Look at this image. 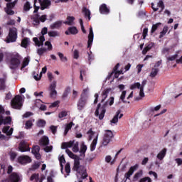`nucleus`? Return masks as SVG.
Returning <instances> with one entry per match:
<instances>
[{"instance_id":"1","label":"nucleus","mask_w":182,"mask_h":182,"mask_svg":"<svg viewBox=\"0 0 182 182\" xmlns=\"http://www.w3.org/2000/svg\"><path fill=\"white\" fill-rule=\"evenodd\" d=\"M87 93H89V88H85L82 90L80 97L77 102V107L79 112H82L87 105Z\"/></svg>"},{"instance_id":"2","label":"nucleus","mask_w":182,"mask_h":182,"mask_svg":"<svg viewBox=\"0 0 182 182\" xmlns=\"http://www.w3.org/2000/svg\"><path fill=\"white\" fill-rule=\"evenodd\" d=\"M74 171H77L79 174H81V178L85 180L87 177V172H86V168L84 166L80 165L79 159H75L74 162V166L73 168Z\"/></svg>"},{"instance_id":"3","label":"nucleus","mask_w":182,"mask_h":182,"mask_svg":"<svg viewBox=\"0 0 182 182\" xmlns=\"http://www.w3.org/2000/svg\"><path fill=\"white\" fill-rule=\"evenodd\" d=\"M109 105V101H107L102 106L99 103L97 106L95 114L97 117H99L100 120H103L105 114H106V107Z\"/></svg>"},{"instance_id":"4","label":"nucleus","mask_w":182,"mask_h":182,"mask_svg":"<svg viewBox=\"0 0 182 182\" xmlns=\"http://www.w3.org/2000/svg\"><path fill=\"white\" fill-rule=\"evenodd\" d=\"M38 2L40 4V6H38L36 4H38V0H34V11L33 14H36L38 11H39V9L42 11L43 9H46L50 6V1L49 0H38Z\"/></svg>"},{"instance_id":"5","label":"nucleus","mask_w":182,"mask_h":182,"mask_svg":"<svg viewBox=\"0 0 182 182\" xmlns=\"http://www.w3.org/2000/svg\"><path fill=\"white\" fill-rule=\"evenodd\" d=\"M21 59H22V58L21 55H19V54L13 55L11 58L9 68L11 69V70H16V69L19 68L21 65Z\"/></svg>"},{"instance_id":"6","label":"nucleus","mask_w":182,"mask_h":182,"mask_svg":"<svg viewBox=\"0 0 182 182\" xmlns=\"http://www.w3.org/2000/svg\"><path fill=\"white\" fill-rule=\"evenodd\" d=\"M18 39V29L16 28H9V35L6 36V43H14Z\"/></svg>"},{"instance_id":"7","label":"nucleus","mask_w":182,"mask_h":182,"mask_svg":"<svg viewBox=\"0 0 182 182\" xmlns=\"http://www.w3.org/2000/svg\"><path fill=\"white\" fill-rule=\"evenodd\" d=\"M11 107L13 109L21 110L22 107V97L21 95H16L11 100Z\"/></svg>"},{"instance_id":"8","label":"nucleus","mask_w":182,"mask_h":182,"mask_svg":"<svg viewBox=\"0 0 182 182\" xmlns=\"http://www.w3.org/2000/svg\"><path fill=\"white\" fill-rule=\"evenodd\" d=\"M112 138L113 132L110 130H106L102 140V146H107V144L112 141Z\"/></svg>"},{"instance_id":"9","label":"nucleus","mask_w":182,"mask_h":182,"mask_svg":"<svg viewBox=\"0 0 182 182\" xmlns=\"http://www.w3.org/2000/svg\"><path fill=\"white\" fill-rule=\"evenodd\" d=\"M29 143L25 140H22L18 144V150L21 153H25L26 151H31V147L29 146Z\"/></svg>"},{"instance_id":"10","label":"nucleus","mask_w":182,"mask_h":182,"mask_svg":"<svg viewBox=\"0 0 182 182\" xmlns=\"http://www.w3.org/2000/svg\"><path fill=\"white\" fill-rule=\"evenodd\" d=\"M41 147L38 145H33L31 149V153L36 157V160H41L42 155H41Z\"/></svg>"},{"instance_id":"11","label":"nucleus","mask_w":182,"mask_h":182,"mask_svg":"<svg viewBox=\"0 0 182 182\" xmlns=\"http://www.w3.org/2000/svg\"><path fill=\"white\" fill-rule=\"evenodd\" d=\"M50 97L55 99L58 96V92L56 91V81H53L50 85Z\"/></svg>"},{"instance_id":"12","label":"nucleus","mask_w":182,"mask_h":182,"mask_svg":"<svg viewBox=\"0 0 182 182\" xmlns=\"http://www.w3.org/2000/svg\"><path fill=\"white\" fill-rule=\"evenodd\" d=\"M18 161L20 164H28L32 163V159L28 155H23L18 156Z\"/></svg>"},{"instance_id":"13","label":"nucleus","mask_w":182,"mask_h":182,"mask_svg":"<svg viewBox=\"0 0 182 182\" xmlns=\"http://www.w3.org/2000/svg\"><path fill=\"white\" fill-rule=\"evenodd\" d=\"M137 168H139V164H135L134 166H131L127 173H126L124 175L126 179L130 180V177L133 176V173H134V171H136V170H137Z\"/></svg>"},{"instance_id":"14","label":"nucleus","mask_w":182,"mask_h":182,"mask_svg":"<svg viewBox=\"0 0 182 182\" xmlns=\"http://www.w3.org/2000/svg\"><path fill=\"white\" fill-rule=\"evenodd\" d=\"M21 176L16 172H13L9 176V180L11 182H21Z\"/></svg>"},{"instance_id":"15","label":"nucleus","mask_w":182,"mask_h":182,"mask_svg":"<svg viewBox=\"0 0 182 182\" xmlns=\"http://www.w3.org/2000/svg\"><path fill=\"white\" fill-rule=\"evenodd\" d=\"M93 38H94V34H93V28L92 26L90 27V33L88 35V41H87V48H91L92 45H93Z\"/></svg>"},{"instance_id":"16","label":"nucleus","mask_w":182,"mask_h":182,"mask_svg":"<svg viewBox=\"0 0 182 182\" xmlns=\"http://www.w3.org/2000/svg\"><path fill=\"white\" fill-rule=\"evenodd\" d=\"M79 33V30L75 26L69 27L67 31H65V35H77Z\"/></svg>"},{"instance_id":"17","label":"nucleus","mask_w":182,"mask_h":182,"mask_svg":"<svg viewBox=\"0 0 182 182\" xmlns=\"http://www.w3.org/2000/svg\"><path fill=\"white\" fill-rule=\"evenodd\" d=\"M100 12L102 15H109L110 14V9L107 8V5L103 4L100 6Z\"/></svg>"},{"instance_id":"18","label":"nucleus","mask_w":182,"mask_h":182,"mask_svg":"<svg viewBox=\"0 0 182 182\" xmlns=\"http://www.w3.org/2000/svg\"><path fill=\"white\" fill-rule=\"evenodd\" d=\"M122 111L119 109L116 114L114 116L113 119L111 120V123H113L114 124H116L117 122H119V119H122L123 117V114H121Z\"/></svg>"},{"instance_id":"19","label":"nucleus","mask_w":182,"mask_h":182,"mask_svg":"<svg viewBox=\"0 0 182 182\" xmlns=\"http://www.w3.org/2000/svg\"><path fill=\"white\" fill-rule=\"evenodd\" d=\"M46 15H43L40 16L39 14H36L33 16V19L34 22H37L39 23V22H45L46 21Z\"/></svg>"},{"instance_id":"20","label":"nucleus","mask_w":182,"mask_h":182,"mask_svg":"<svg viewBox=\"0 0 182 182\" xmlns=\"http://www.w3.org/2000/svg\"><path fill=\"white\" fill-rule=\"evenodd\" d=\"M73 144H75V141H70L68 142H63L61 144V149L63 150L68 149V148L73 147Z\"/></svg>"},{"instance_id":"21","label":"nucleus","mask_w":182,"mask_h":182,"mask_svg":"<svg viewBox=\"0 0 182 182\" xmlns=\"http://www.w3.org/2000/svg\"><path fill=\"white\" fill-rule=\"evenodd\" d=\"M2 132L6 134V136H12V133H14V128H11L10 126L4 127Z\"/></svg>"},{"instance_id":"22","label":"nucleus","mask_w":182,"mask_h":182,"mask_svg":"<svg viewBox=\"0 0 182 182\" xmlns=\"http://www.w3.org/2000/svg\"><path fill=\"white\" fill-rule=\"evenodd\" d=\"M167 153V149L164 148L157 154L158 160H163L164 157H166V154Z\"/></svg>"},{"instance_id":"23","label":"nucleus","mask_w":182,"mask_h":182,"mask_svg":"<svg viewBox=\"0 0 182 182\" xmlns=\"http://www.w3.org/2000/svg\"><path fill=\"white\" fill-rule=\"evenodd\" d=\"M41 146H48L49 144V138L46 136H43L39 141Z\"/></svg>"},{"instance_id":"24","label":"nucleus","mask_w":182,"mask_h":182,"mask_svg":"<svg viewBox=\"0 0 182 182\" xmlns=\"http://www.w3.org/2000/svg\"><path fill=\"white\" fill-rule=\"evenodd\" d=\"M110 90H112V89L107 88L106 90H105L102 92V99L101 100V103H103V102H105V100H106V99H107V96H108L109 92H110Z\"/></svg>"},{"instance_id":"25","label":"nucleus","mask_w":182,"mask_h":182,"mask_svg":"<svg viewBox=\"0 0 182 182\" xmlns=\"http://www.w3.org/2000/svg\"><path fill=\"white\" fill-rule=\"evenodd\" d=\"M82 13L87 21H90V10L87 9L86 7L82 8Z\"/></svg>"},{"instance_id":"26","label":"nucleus","mask_w":182,"mask_h":182,"mask_svg":"<svg viewBox=\"0 0 182 182\" xmlns=\"http://www.w3.org/2000/svg\"><path fill=\"white\" fill-rule=\"evenodd\" d=\"M154 46V43H149L142 50V55H146L151 48Z\"/></svg>"},{"instance_id":"27","label":"nucleus","mask_w":182,"mask_h":182,"mask_svg":"<svg viewBox=\"0 0 182 182\" xmlns=\"http://www.w3.org/2000/svg\"><path fill=\"white\" fill-rule=\"evenodd\" d=\"M2 123L4 125L11 124V123H12V117H4V116H2Z\"/></svg>"},{"instance_id":"28","label":"nucleus","mask_w":182,"mask_h":182,"mask_svg":"<svg viewBox=\"0 0 182 182\" xmlns=\"http://www.w3.org/2000/svg\"><path fill=\"white\" fill-rule=\"evenodd\" d=\"M72 126H75V124L72 122L65 125V131H64V136H66L68 134V133H69V130H70V129H72Z\"/></svg>"},{"instance_id":"29","label":"nucleus","mask_w":182,"mask_h":182,"mask_svg":"<svg viewBox=\"0 0 182 182\" xmlns=\"http://www.w3.org/2000/svg\"><path fill=\"white\" fill-rule=\"evenodd\" d=\"M86 150H87V146L85 144V142H82L80 145V153L85 156V154H86Z\"/></svg>"},{"instance_id":"30","label":"nucleus","mask_w":182,"mask_h":182,"mask_svg":"<svg viewBox=\"0 0 182 182\" xmlns=\"http://www.w3.org/2000/svg\"><path fill=\"white\" fill-rule=\"evenodd\" d=\"M6 80L5 78L0 79V90H5L6 89Z\"/></svg>"},{"instance_id":"31","label":"nucleus","mask_w":182,"mask_h":182,"mask_svg":"<svg viewBox=\"0 0 182 182\" xmlns=\"http://www.w3.org/2000/svg\"><path fill=\"white\" fill-rule=\"evenodd\" d=\"M33 122H35V119H28L26 122L25 126L27 130L32 129V126H33Z\"/></svg>"},{"instance_id":"32","label":"nucleus","mask_w":182,"mask_h":182,"mask_svg":"<svg viewBox=\"0 0 182 182\" xmlns=\"http://www.w3.org/2000/svg\"><path fill=\"white\" fill-rule=\"evenodd\" d=\"M32 8V6H31V2L26 1L23 5V11L24 12H28V11H31Z\"/></svg>"},{"instance_id":"33","label":"nucleus","mask_w":182,"mask_h":182,"mask_svg":"<svg viewBox=\"0 0 182 182\" xmlns=\"http://www.w3.org/2000/svg\"><path fill=\"white\" fill-rule=\"evenodd\" d=\"M159 72H160L159 68H152L149 75L150 77H156V75H159Z\"/></svg>"},{"instance_id":"34","label":"nucleus","mask_w":182,"mask_h":182,"mask_svg":"<svg viewBox=\"0 0 182 182\" xmlns=\"http://www.w3.org/2000/svg\"><path fill=\"white\" fill-rule=\"evenodd\" d=\"M96 144H97V136L93 139L90 145L91 151H95V150H96Z\"/></svg>"},{"instance_id":"35","label":"nucleus","mask_w":182,"mask_h":182,"mask_svg":"<svg viewBox=\"0 0 182 182\" xmlns=\"http://www.w3.org/2000/svg\"><path fill=\"white\" fill-rule=\"evenodd\" d=\"M69 93H70V87H67L63 93L62 99H66L69 96Z\"/></svg>"},{"instance_id":"36","label":"nucleus","mask_w":182,"mask_h":182,"mask_svg":"<svg viewBox=\"0 0 182 182\" xmlns=\"http://www.w3.org/2000/svg\"><path fill=\"white\" fill-rule=\"evenodd\" d=\"M167 32H168V27L164 26L163 28V31L160 32L159 39H161V38H164L166 36V33H167Z\"/></svg>"},{"instance_id":"37","label":"nucleus","mask_w":182,"mask_h":182,"mask_svg":"<svg viewBox=\"0 0 182 182\" xmlns=\"http://www.w3.org/2000/svg\"><path fill=\"white\" fill-rule=\"evenodd\" d=\"M65 153H67V154L69 156V157H70V159H74L75 160H77L76 159L77 156L75 155V154H73V152H72V151H70L69 149H67L65 150Z\"/></svg>"},{"instance_id":"38","label":"nucleus","mask_w":182,"mask_h":182,"mask_svg":"<svg viewBox=\"0 0 182 182\" xmlns=\"http://www.w3.org/2000/svg\"><path fill=\"white\" fill-rule=\"evenodd\" d=\"M60 161V166L61 168V173H63V164L66 163V159H65V156H61L59 159Z\"/></svg>"},{"instance_id":"39","label":"nucleus","mask_w":182,"mask_h":182,"mask_svg":"<svg viewBox=\"0 0 182 182\" xmlns=\"http://www.w3.org/2000/svg\"><path fill=\"white\" fill-rule=\"evenodd\" d=\"M29 43V38H25L21 41V46L22 48H28V45Z\"/></svg>"},{"instance_id":"40","label":"nucleus","mask_w":182,"mask_h":182,"mask_svg":"<svg viewBox=\"0 0 182 182\" xmlns=\"http://www.w3.org/2000/svg\"><path fill=\"white\" fill-rule=\"evenodd\" d=\"M38 127H45L46 126V121L44 119H39L37 122Z\"/></svg>"},{"instance_id":"41","label":"nucleus","mask_w":182,"mask_h":182,"mask_svg":"<svg viewBox=\"0 0 182 182\" xmlns=\"http://www.w3.org/2000/svg\"><path fill=\"white\" fill-rule=\"evenodd\" d=\"M28 65H29V58H26L23 60V63H22V65H21V70L25 69V68H26V66H28Z\"/></svg>"},{"instance_id":"42","label":"nucleus","mask_w":182,"mask_h":182,"mask_svg":"<svg viewBox=\"0 0 182 182\" xmlns=\"http://www.w3.org/2000/svg\"><path fill=\"white\" fill-rule=\"evenodd\" d=\"M73 153H77L79 151V142L77 141L73 145Z\"/></svg>"},{"instance_id":"43","label":"nucleus","mask_w":182,"mask_h":182,"mask_svg":"<svg viewBox=\"0 0 182 182\" xmlns=\"http://www.w3.org/2000/svg\"><path fill=\"white\" fill-rule=\"evenodd\" d=\"M143 176V171H139V172H136L134 176V180H139L140 177Z\"/></svg>"},{"instance_id":"44","label":"nucleus","mask_w":182,"mask_h":182,"mask_svg":"<svg viewBox=\"0 0 182 182\" xmlns=\"http://www.w3.org/2000/svg\"><path fill=\"white\" fill-rule=\"evenodd\" d=\"M126 98V91H122V95L120 96V99L123 103H130V101H126L124 99Z\"/></svg>"},{"instance_id":"45","label":"nucleus","mask_w":182,"mask_h":182,"mask_svg":"<svg viewBox=\"0 0 182 182\" xmlns=\"http://www.w3.org/2000/svg\"><path fill=\"white\" fill-rule=\"evenodd\" d=\"M58 55L61 60V62H68V58L65 57L63 53H58Z\"/></svg>"},{"instance_id":"46","label":"nucleus","mask_w":182,"mask_h":182,"mask_svg":"<svg viewBox=\"0 0 182 182\" xmlns=\"http://www.w3.org/2000/svg\"><path fill=\"white\" fill-rule=\"evenodd\" d=\"M48 36L50 38H55V36H59V33L58 31H49Z\"/></svg>"},{"instance_id":"47","label":"nucleus","mask_w":182,"mask_h":182,"mask_svg":"<svg viewBox=\"0 0 182 182\" xmlns=\"http://www.w3.org/2000/svg\"><path fill=\"white\" fill-rule=\"evenodd\" d=\"M130 89L131 90H134V89H140V82H135L132 84Z\"/></svg>"},{"instance_id":"48","label":"nucleus","mask_w":182,"mask_h":182,"mask_svg":"<svg viewBox=\"0 0 182 182\" xmlns=\"http://www.w3.org/2000/svg\"><path fill=\"white\" fill-rule=\"evenodd\" d=\"M16 156H18V154H16V152H10L11 161H15V159H16Z\"/></svg>"},{"instance_id":"49","label":"nucleus","mask_w":182,"mask_h":182,"mask_svg":"<svg viewBox=\"0 0 182 182\" xmlns=\"http://www.w3.org/2000/svg\"><path fill=\"white\" fill-rule=\"evenodd\" d=\"M177 58H178V54H175L171 57H168L167 60H168V62H173V60H176Z\"/></svg>"},{"instance_id":"50","label":"nucleus","mask_w":182,"mask_h":182,"mask_svg":"<svg viewBox=\"0 0 182 182\" xmlns=\"http://www.w3.org/2000/svg\"><path fill=\"white\" fill-rule=\"evenodd\" d=\"M18 2V0H15L14 2L11 3H7L6 6L7 8H10L12 9L16 5V3Z\"/></svg>"},{"instance_id":"51","label":"nucleus","mask_w":182,"mask_h":182,"mask_svg":"<svg viewBox=\"0 0 182 182\" xmlns=\"http://www.w3.org/2000/svg\"><path fill=\"white\" fill-rule=\"evenodd\" d=\"M66 116H68V112H66V111H62L58 114V117L60 119H63V117H66Z\"/></svg>"},{"instance_id":"52","label":"nucleus","mask_w":182,"mask_h":182,"mask_svg":"<svg viewBox=\"0 0 182 182\" xmlns=\"http://www.w3.org/2000/svg\"><path fill=\"white\" fill-rule=\"evenodd\" d=\"M45 52H46V48H38L37 53H38V55H39V56H42V55H43V53H45Z\"/></svg>"},{"instance_id":"53","label":"nucleus","mask_w":182,"mask_h":182,"mask_svg":"<svg viewBox=\"0 0 182 182\" xmlns=\"http://www.w3.org/2000/svg\"><path fill=\"white\" fill-rule=\"evenodd\" d=\"M65 171L67 173V174H69L70 173V164L67 163L65 166Z\"/></svg>"},{"instance_id":"54","label":"nucleus","mask_w":182,"mask_h":182,"mask_svg":"<svg viewBox=\"0 0 182 182\" xmlns=\"http://www.w3.org/2000/svg\"><path fill=\"white\" fill-rule=\"evenodd\" d=\"M5 12L6 13L7 15H14V14H15V12L9 7L5 9Z\"/></svg>"},{"instance_id":"55","label":"nucleus","mask_w":182,"mask_h":182,"mask_svg":"<svg viewBox=\"0 0 182 182\" xmlns=\"http://www.w3.org/2000/svg\"><path fill=\"white\" fill-rule=\"evenodd\" d=\"M62 26L61 23H53L50 26L51 29H59Z\"/></svg>"},{"instance_id":"56","label":"nucleus","mask_w":182,"mask_h":182,"mask_svg":"<svg viewBox=\"0 0 182 182\" xmlns=\"http://www.w3.org/2000/svg\"><path fill=\"white\" fill-rule=\"evenodd\" d=\"M67 21L64 22V23H72V22H73V21H75V17L73 16H68L67 17Z\"/></svg>"},{"instance_id":"57","label":"nucleus","mask_w":182,"mask_h":182,"mask_svg":"<svg viewBox=\"0 0 182 182\" xmlns=\"http://www.w3.org/2000/svg\"><path fill=\"white\" fill-rule=\"evenodd\" d=\"M59 103H60L59 101H55L54 102L51 103V105L49 106L50 109H52V107H58V106H59Z\"/></svg>"},{"instance_id":"58","label":"nucleus","mask_w":182,"mask_h":182,"mask_svg":"<svg viewBox=\"0 0 182 182\" xmlns=\"http://www.w3.org/2000/svg\"><path fill=\"white\" fill-rule=\"evenodd\" d=\"M151 178L150 177H144L139 180V182H151Z\"/></svg>"},{"instance_id":"59","label":"nucleus","mask_w":182,"mask_h":182,"mask_svg":"<svg viewBox=\"0 0 182 182\" xmlns=\"http://www.w3.org/2000/svg\"><path fill=\"white\" fill-rule=\"evenodd\" d=\"M45 46H48V50H52L53 49L52 43H50V41H46Z\"/></svg>"},{"instance_id":"60","label":"nucleus","mask_w":182,"mask_h":182,"mask_svg":"<svg viewBox=\"0 0 182 182\" xmlns=\"http://www.w3.org/2000/svg\"><path fill=\"white\" fill-rule=\"evenodd\" d=\"M31 116H33V113L31 112H26L23 115V119H26L28 117H31Z\"/></svg>"},{"instance_id":"61","label":"nucleus","mask_w":182,"mask_h":182,"mask_svg":"<svg viewBox=\"0 0 182 182\" xmlns=\"http://www.w3.org/2000/svg\"><path fill=\"white\" fill-rule=\"evenodd\" d=\"M33 42L36 44V46H41V42L39 41V39L37 37H34L33 38Z\"/></svg>"},{"instance_id":"62","label":"nucleus","mask_w":182,"mask_h":182,"mask_svg":"<svg viewBox=\"0 0 182 182\" xmlns=\"http://www.w3.org/2000/svg\"><path fill=\"white\" fill-rule=\"evenodd\" d=\"M158 6L159 8H161V11L164 9V3L163 2V0H159L158 2Z\"/></svg>"},{"instance_id":"63","label":"nucleus","mask_w":182,"mask_h":182,"mask_svg":"<svg viewBox=\"0 0 182 182\" xmlns=\"http://www.w3.org/2000/svg\"><path fill=\"white\" fill-rule=\"evenodd\" d=\"M73 58H74V59H79V50H74Z\"/></svg>"},{"instance_id":"64","label":"nucleus","mask_w":182,"mask_h":182,"mask_svg":"<svg viewBox=\"0 0 182 182\" xmlns=\"http://www.w3.org/2000/svg\"><path fill=\"white\" fill-rule=\"evenodd\" d=\"M52 149H53L52 146H47L44 148V151H46V153H49L52 150Z\"/></svg>"}]
</instances>
